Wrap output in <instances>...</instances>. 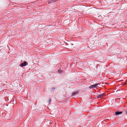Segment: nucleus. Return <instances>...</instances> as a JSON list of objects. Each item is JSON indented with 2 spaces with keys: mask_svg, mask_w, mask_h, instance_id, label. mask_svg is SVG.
<instances>
[{
  "mask_svg": "<svg viewBox=\"0 0 127 127\" xmlns=\"http://www.w3.org/2000/svg\"><path fill=\"white\" fill-rule=\"evenodd\" d=\"M122 113V112H115V114L117 116H118L119 114H121Z\"/></svg>",
  "mask_w": 127,
  "mask_h": 127,
  "instance_id": "4",
  "label": "nucleus"
},
{
  "mask_svg": "<svg viewBox=\"0 0 127 127\" xmlns=\"http://www.w3.org/2000/svg\"><path fill=\"white\" fill-rule=\"evenodd\" d=\"M126 113L127 114V111H126Z\"/></svg>",
  "mask_w": 127,
  "mask_h": 127,
  "instance_id": "7",
  "label": "nucleus"
},
{
  "mask_svg": "<svg viewBox=\"0 0 127 127\" xmlns=\"http://www.w3.org/2000/svg\"><path fill=\"white\" fill-rule=\"evenodd\" d=\"M105 95V94L104 93H103L101 95H98L97 96V97L98 98H101Z\"/></svg>",
  "mask_w": 127,
  "mask_h": 127,
  "instance_id": "2",
  "label": "nucleus"
},
{
  "mask_svg": "<svg viewBox=\"0 0 127 127\" xmlns=\"http://www.w3.org/2000/svg\"><path fill=\"white\" fill-rule=\"evenodd\" d=\"M56 1L55 0H52L51 1V0H50L49 1V3H50L51 2H53L54 1Z\"/></svg>",
  "mask_w": 127,
  "mask_h": 127,
  "instance_id": "5",
  "label": "nucleus"
},
{
  "mask_svg": "<svg viewBox=\"0 0 127 127\" xmlns=\"http://www.w3.org/2000/svg\"><path fill=\"white\" fill-rule=\"evenodd\" d=\"M78 92H74V93H73L72 94V95H76V94H77Z\"/></svg>",
  "mask_w": 127,
  "mask_h": 127,
  "instance_id": "6",
  "label": "nucleus"
},
{
  "mask_svg": "<svg viewBox=\"0 0 127 127\" xmlns=\"http://www.w3.org/2000/svg\"><path fill=\"white\" fill-rule=\"evenodd\" d=\"M27 64H28V63H27V62L26 61H25L23 63H21L20 65V66L21 67L27 65Z\"/></svg>",
  "mask_w": 127,
  "mask_h": 127,
  "instance_id": "1",
  "label": "nucleus"
},
{
  "mask_svg": "<svg viewBox=\"0 0 127 127\" xmlns=\"http://www.w3.org/2000/svg\"><path fill=\"white\" fill-rule=\"evenodd\" d=\"M98 83L96 84H95L94 85H93L91 86L90 87V88H95L98 85Z\"/></svg>",
  "mask_w": 127,
  "mask_h": 127,
  "instance_id": "3",
  "label": "nucleus"
}]
</instances>
